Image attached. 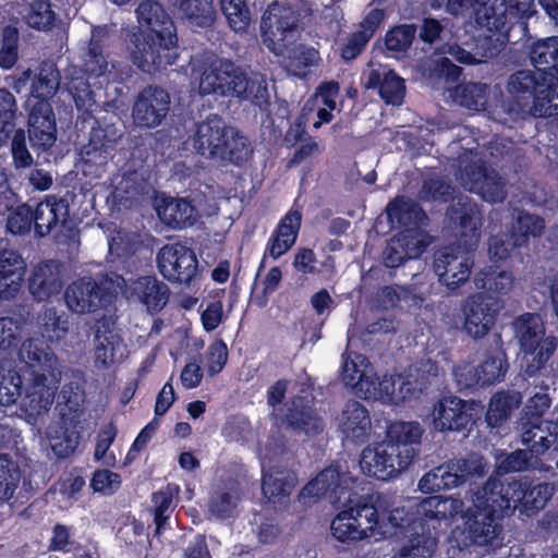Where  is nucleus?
<instances>
[{
	"instance_id": "nucleus-1",
	"label": "nucleus",
	"mask_w": 558,
	"mask_h": 558,
	"mask_svg": "<svg viewBox=\"0 0 558 558\" xmlns=\"http://www.w3.org/2000/svg\"><path fill=\"white\" fill-rule=\"evenodd\" d=\"M329 495L333 504L342 509L331 521L332 536L341 543H351L368 537L377 526V509L366 498L342 485V474L338 466L320 471L299 493L300 501Z\"/></svg>"
},
{
	"instance_id": "nucleus-2",
	"label": "nucleus",
	"mask_w": 558,
	"mask_h": 558,
	"mask_svg": "<svg viewBox=\"0 0 558 558\" xmlns=\"http://www.w3.org/2000/svg\"><path fill=\"white\" fill-rule=\"evenodd\" d=\"M447 216L458 230V239L456 244L436 252L434 271L440 283L454 291L471 276L474 253L481 240L483 214L476 202L461 195L449 206Z\"/></svg>"
},
{
	"instance_id": "nucleus-3",
	"label": "nucleus",
	"mask_w": 558,
	"mask_h": 558,
	"mask_svg": "<svg viewBox=\"0 0 558 558\" xmlns=\"http://www.w3.org/2000/svg\"><path fill=\"white\" fill-rule=\"evenodd\" d=\"M501 492V480L490 476L473 494L472 506L462 515L463 525L452 531L459 549L498 545L502 521L509 515V504L502 499Z\"/></svg>"
},
{
	"instance_id": "nucleus-4",
	"label": "nucleus",
	"mask_w": 558,
	"mask_h": 558,
	"mask_svg": "<svg viewBox=\"0 0 558 558\" xmlns=\"http://www.w3.org/2000/svg\"><path fill=\"white\" fill-rule=\"evenodd\" d=\"M423 433L418 422L390 423L383 441L362 450L360 457L362 472L378 481L395 478L417 457Z\"/></svg>"
},
{
	"instance_id": "nucleus-5",
	"label": "nucleus",
	"mask_w": 558,
	"mask_h": 558,
	"mask_svg": "<svg viewBox=\"0 0 558 558\" xmlns=\"http://www.w3.org/2000/svg\"><path fill=\"white\" fill-rule=\"evenodd\" d=\"M534 13V0H484L475 12L476 24L485 29L477 44L482 57H497L509 43L510 31L517 25L525 29Z\"/></svg>"
},
{
	"instance_id": "nucleus-6",
	"label": "nucleus",
	"mask_w": 558,
	"mask_h": 558,
	"mask_svg": "<svg viewBox=\"0 0 558 558\" xmlns=\"http://www.w3.org/2000/svg\"><path fill=\"white\" fill-rule=\"evenodd\" d=\"M193 72L198 74L197 88L201 95L236 97L240 99L260 98L265 90L264 81L248 76L231 61L205 54L193 63Z\"/></svg>"
},
{
	"instance_id": "nucleus-7",
	"label": "nucleus",
	"mask_w": 558,
	"mask_h": 558,
	"mask_svg": "<svg viewBox=\"0 0 558 558\" xmlns=\"http://www.w3.org/2000/svg\"><path fill=\"white\" fill-rule=\"evenodd\" d=\"M191 142L199 155L222 163L242 165L253 151L248 138L218 116L198 123Z\"/></svg>"
},
{
	"instance_id": "nucleus-8",
	"label": "nucleus",
	"mask_w": 558,
	"mask_h": 558,
	"mask_svg": "<svg viewBox=\"0 0 558 558\" xmlns=\"http://www.w3.org/2000/svg\"><path fill=\"white\" fill-rule=\"evenodd\" d=\"M506 90L514 105L513 110L529 112L535 117L550 114V107L558 100L556 83L530 70H519L512 73L506 85Z\"/></svg>"
},
{
	"instance_id": "nucleus-9",
	"label": "nucleus",
	"mask_w": 558,
	"mask_h": 558,
	"mask_svg": "<svg viewBox=\"0 0 558 558\" xmlns=\"http://www.w3.org/2000/svg\"><path fill=\"white\" fill-rule=\"evenodd\" d=\"M515 329L522 352L521 368L526 377H534L545 369L557 349L558 340L553 335H546L537 314L521 315Z\"/></svg>"
},
{
	"instance_id": "nucleus-10",
	"label": "nucleus",
	"mask_w": 558,
	"mask_h": 558,
	"mask_svg": "<svg viewBox=\"0 0 558 558\" xmlns=\"http://www.w3.org/2000/svg\"><path fill=\"white\" fill-rule=\"evenodd\" d=\"M126 280L117 274L106 275L99 281L82 278L68 286L64 300L75 314L95 313L110 302L111 296L125 292Z\"/></svg>"
},
{
	"instance_id": "nucleus-11",
	"label": "nucleus",
	"mask_w": 558,
	"mask_h": 558,
	"mask_svg": "<svg viewBox=\"0 0 558 558\" xmlns=\"http://www.w3.org/2000/svg\"><path fill=\"white\" fill-rule=\"evenodd\" d=\"M486 464L482 458H454L432 469L418 481V488L424 494H434L459 487L486 474Z\"/></svg>"
},
{
	"instance_id": "nucleus-12",
	"label": "nucleus",
	"mask_w": 558,
	"mask_h": 558,
	"mask_svg": "<svg viewBox=\"0 0 558 558\" xmlns=\"http://www.w3.org/2000/svg\"><path fill=\"white\" fill-rule=\"evenodd\" d=\"M502 482V499L509 504V515L521 507L527 514L543 509L553 496L554 487L530 476L511 477Z\"/></svg>"
},
{
	"instance_id": "nucleus-13",
	"label": "nucleus",
	"mask_w": 558,
	"mask_h": 558,
	"mask_svg": "<svg viewBox=\"0 0 558 558\" xmlns=\"http://www.w3.org/2000/svg\"><path fill=\"white\" fill-rule=\"evenodd\" d=\"M481 410L482 407L474 400L442 397L434 405V427L441 433L470 430L480 418Z\"/></svg>"
},
{
	"instance_id": "nucleus-14",
	"label": "nucleus",
	"mask_w": 558,
	"mask_h": 558,
	"mask_svg": "<svg viewBox=\"0 0 558 558\" xmlns=\"http://www.w3.org/2000/svg\"><path fill=\"white\" fill-rule=\"evenodd\" d=\"M499 299L484 292H476L466 298L462 304L463 330L474 340L486 337L496 324Z\"/></svg>"
},
{
	"instance_id": "nucleus-15",
	"label": "nucleus",
	"mask_w": 558,
	"mask_h": 558,
	"mask_svg": "<svg viewBox=\"0 0 558 558\" xmlns=\"http://www.w3.org/2000/svg\"><path fill=\"white\" fill-rule=\"evenodd\" d=\"M313 388L302 384L299 393L287 404L284 421L288 426L308 436L318 435L324 430L325 424L314 407Z\"/></svg>"
},
{
	"instance_id": "nucleus-16",
	"label": "nucleus",
	"mask_w": 558,
	"mask_h": 558,
	"mask_svg": "<svg viewBox=\"0 0 558 558\" xmlns=\"http://www.w3.org/2000/svg\"><path fill=\"white\" fill-rule=\"evenodd\" d=\"M463 185L483 201L497 204L507 197V184L502 177L484 163L472 162L465 166Z\"/></svg>"
},
{
	"instance_id": "nucleus-17",
	"label": "nucleus",
	"mask_w": 558,
	"mask_h": 558,
	"mask_svg": "<svg viewBox=\"0 0 558 558\" xmlns=\"http://www.w3.org/2000/svg\"><path fill=\"white\" fill-rule=\"evenodd\" d=\"M60 379L61 375L53 377L50 374L31 372L25 383L22 410L33 418L46 413L53 403Z\"/></svg>"
},
{
	"instance_id": "nucleus-18",
	"label": "nucleus",
	"mask_w": 558,
	"mask_h": 558,
	"mask_svg": "<svg viewBox=\"0 0 558 558\" xmlns=\"http://www.w3.org/2000/svg\"><path fill=\"white\" fill-rule=\"evenodd\" d=\"M157 260L160 272L173 282L187 283L197 271L195 253L180 243L163 246L158 253Z\"/></svg>"
},
{
	"instance_id": "nucleus-19",
	"label": "nucleus",
	"mask_w": 558,
	"mask_h": 558,
	"mask_svg": "<svg viewBox=\"0 0 558 558\" xmlns=\"http://www.w3.org/2000/svg\"><path fill=\"white\" fill-rule=\"evenodd\" d=\"M170 95L167 90L155 87H145L136 97L132 118L141 128H156L162 123L170 110Z\"/></svg>"
},
{
	"instance_id": "nucleus-20",
	"label": "nucleus",
	"mask_w": 558,
	"mask_h": 558,
	"mask_svg": "<svg viewBox=\"0 0 558 558\" xmlns=\"http://www.w3.org/2000/svg\"><path fill=\"white\" fill-rule=\"evenodd\" d=\"M28 292L37 302H46L58 295L64 284L63 266L54 259L35 264L27 279Z\"/></svg>"
},
{
	"instance_id": "nucleus-21",
	"label": "nucleus",
	"mask_w": 558,
	"mask_h": 558,
	"mask_svg": "<svg viewBox=\"0 0 558 558\" xmlns=\"http://www.w3.org/2000/svg\"><path fill=\"white\" fill-rule=\"evenodd\" d=\"M56 119L52 107L45 99L31 104L28 136L33 146L47 149L56 142Z\"/></svg>"
},
{
	"instance_id": "nucleus-22",
	"label": "nucleus",
	"mask_w": 558,
	"mask_h": 558,
	"mask_svg": "<svg viewBox=\"0 0 558 558\" xmlns=\"http://www.w3.org/2000/svg\"><path fill=\"white\" fill-rule=\"evenodd\" d=\"M173 45L153 35L137 36L131 50L132 62L143 72L153 73L163 63H171L168 50Z\"/></svg>"
},
{
	"instance_id": "nucleus-23",
	"label": "nucleus",
	"mask_w": 558,
	"mask_h": 558,
	"mask_svg": "<svg viewBox=\"0 0 558 558\" xmlns=\"http://www.w3.org/2000/svg\"><path fill=\"white\" fill-rule=\"evenodd\" d=\"M315 20L312 3L306 0L281 2V43L296 41Z\"/></svg>"
},
{
	"instance_id": "nucleus-24",
	"label": "nucleus",
	"mask_w": 558,
	"mask_h": 558,
	"mask_svg": "<svg viewBox=\"0 0 558 558\" xmlns=\"http://www.w3.org/2000/svg\"><path fill=\"white\" fill-rule=\"evenodd\" d=\"M19 359L32 371L39 374L61 375V365L58 355L45 345V340L32 337L24 340L19 350Z\"/></svg>"
},
{
	"instance_id": "nucleus-25",
	"label": "nucleus",
	"mask_w": 558,
	"mask_h": 558,
	"mask_svg": "<svg viewBox=\"0 0 558 558\" xmlns=\"http://www.w3.org/2000/svg\"><path fill=\"white\" fill-rule=\"evenodd\" d=\"M339 429L343 439L354 445H363L368 441L372 423L367 409L356 400H349L342 410Z\"/></svg>"
},
{
	"instance_id": "nucleus-26",
	"label": "nucleus",
	"mask_w": 558,
	"mask_h": 558,
	"mask_svg": "<svg viewBox=\"0 0 558 558\" xmlns=\"http://www.w3.org/2000/svg\"><path fill=\"white\" fill-rule=\"evenodd\" d=\"M386 215L391 226H397L399 232H409L418 238V229L427 218L422 206L405 196H397L386 207Z\"/></svg>"
},
{
	"instance_id": "nucleus-27",
	"label": "nucleus",
	"mask_w": 558,
	"mask_h": 558,
	"mask_svg": "<svg viewBox=\"0 0 558 558\" xmlns=\"http://www.w3.org/2000/svg\"><path fill=\"white\" fill-rule=\"evenodd\" d=\"M409 525L410 532L403 535L407 542L393 558H432L437 546V533L432 531L424 519Z\"/></svg>"
},
{
	"instance_id": "nucleus-28",
	"label": "nucleus",
	"mask_w": 558,
	"mask_h": 558,
	"mask_svg": "<svg viewBox=\"0 0 558 558\" xmlns=\"http://www.w3.org/2000/svg\"><path fill=\"white\" fill-rule=\"evenodd\" d=\"M551 399L546 393H535L524 407L518 423L522 444L534 442L539 434H544V414L550 408Z\"/></svg>"
},
{
	"instance_id": "nucleus-29",
	"label": "nucleus",
	"mask_w": 558,
	"mask_h": 558,
	"mask_svg": "<svg viewBox=\"0 0 558 558\" xmlns=\"http://www.w3.org/2000/svg\"><path fill=\"white\" fill-rule=\"evenodd\" d=\"M26 262L14 250L0 251V299L10 300L21 290Z\"/></svg>"
},
{
	"instance_id": "nucleus-30",
	"label": "nucleus",
	"mask_w": 558,
	"mask_h": 558,
	"mask_svg": "<svg viewBox=\"0 0 558 558\" xmlns=\"http://www.w3.org/2000/svg\"><path fill=\"white\" fill-rule=\"evenodd\" d=\"M281 57L283 58L281 68L288 74L300 78H305L311 73V69L320 61L317 49L304 44H295L291 39L289 43H281Z\"/></svg>"
},
{
	"instance_id": "nucleus-31",
	"label": "nucleus",
	"mask_w": 558,
	"mask_h": 558,
	"mask_svg": "<svg viewBox=\"0 0 558 558\" xmlns=\"http://www.w3.org/2000/svg\"><path fill=\"white\" fill-rule=\"evenodd\" d=\"M425 246L415 234L398 232L388 240L383 252V263L387 268L396 269L407 260L420 257Z\"/></svg>"
},
{
	"instance_id": "nucleus-32",
	"label": "nucleus",
	"mask_w": 558,
	"mask_h": 558,
	"mask_svg": "<svg viewBox=\"0 0 558 558\" xmlns=\"http://www.w3.org/2000/svg\"><path fill=\"white\" fill-rule=\"evenodd\" d=\"M365 87L376 89L387 104L399 106L405 96V82L393 70L386 68L372 69L367 73Z\"/></svg>"
},
{
	"instance_id": "nucleus-33",
	"label": "nucleus",
	"mask_w": 558,
	"mask_h": 558,
	"mask_svg": "<svg viewBox=\"0 0 558 558\" xmlns=\"http://www.w3.org/2000/svg\"><path fill=\"white\" fill-rule=\"evenodd\" d=\"M461 506L462 502L458 499L433 495L417 504L416 514L436 533L440 522L453 519L461 511Z\"/></svg>"
},
{
	"instance_id": "nucleus-34",
	"label": "nucleus",
	"mask_w": 558,
	"mask_h": 558,
	"mask_svg": "<svg viewBox=\"0 0 558 558\" xmlns=\"http://www.w3.org/2000/svg\"><path fill=\"white\" fill-rule=\"evenodd\" d=\"M529 56L537 72L558 87V36L533 43Z\"/></svg>"
},
{
	"instance_id": "nucleus-35",
	"label": "nucleus",
	"mask_w": 558,
	"mask_h": 558,
	"mask_svg": "<svg viewBox=\"0 0 558 558\" xmlns=\"http://www.w3.org/2000/svg\"><path fill=\"white\" fill-rule=\"evenodd\" d=\"M136 14L138 23L151 31L150 35L168 39V44H175L173 23L158 2H142L136 9Z\"/></svg>"
},
{
	"instance_id": "nucleus-36",
	"label": "nucleus",
	"mask_w": 558,
	"mask_h": 558,
	"mask_svg": "<svg viewBox=\"0 0 558 558\" xmlns=\"http://www.w3.org/2000/svg\"><path fill=\"white\" fill-rule=\"evenodd\" d=\"M69 216V206L63 199L47 197L40 202L33 211L35 232L45 236L56 228L62 226Z\"/></svg>"
},
{
	"instance_id": "nucleus-37",
	"label": "nucleus",
	"mask_w": 558,
	"mask_h": 558,
	"mask_svg": "<svg viewBox=\"0 0 558 558\" xmlns=\"http://www.w3.org/2000/svg\"><path fill=\"white\" fill-rule=\"evenodd\" d=\"M168 288L155 277L144 276L134 280L130 288L125 286L128 298H134L146 305L149 311H158L167 303Z\"/></svg>"
},
{
	"instance_id": "nucleus-38",
	"label": "nucleus",
	"mask_w": 558,
	"mask_h": 558,
	"mask_svg": "<svg viewBox=\"0 0 558 558\" xmlns=\"http://www.w3.org/2000/svg\"><path fill=\"white\" fill-rule=\"evenodd\" d=\"M365 497L369 498V501L377 509L376 529H381L389 524L393 529L392 533L395 535L403 536L404 533L410 532L409 524L418 520V514L414 517L407 512L404 508H395L390 510L385 497L379 493L366 494Z\"/></svg>"
},
{
	"instance_id": "nucleus-39",
	"label": "nucleus",
	"mask_w": 558,
	"mask_h": 558,
	"mask_svg": "<svg viewBox=\"0 0 558 558\" xmlns=\"http://www.w3.org/2000/svg\"><path fill=\"white\" fill-rule=\"evenodd\" d=\"M156 210L160 220L172 228H185L196 221V210L184 198L162 197L157 201Z\"/></svg>"
},
{
	"instance_id": "nucleus-40",
	"label": "nucleus",
	"mask_w": 558,
	"mask_h": 558,
	"mask_svg": "<svg viewBox=\"0 0 558 558\" xmlns=\"http://www.w3.org/2000/svg\"><path fill=\"white\" fill-rule=\"evenodd\" d=\"M126 356V345L122 338L109 330H98L95 338V363L100 368L120 363Z\"/></svg>"
},
{
	"instance_id": "nucleus-41",
	"label": "nucleus",
	"mask_w": 558,
	"mask_h": 558,
	"mask_svg": "<svg viewBox=\"0 0 558 558\" xmlns=\"http://www.w3.org/2000/svg\"><path fill=\"white\" fill-rule=\"evenodd\" d=\"M341 380L344 386L350 387L353 392L365 399L372 398L377 392L378 378L366 374L361 369L356 361L350 356L344 359L341 366Z\"/></svg>"
},
{
	"instance_id": "nucleus-42",
	"label": "nucleus",
	"mask_w": 558,
	"mask_h": 558,
	"mask_svg": "<svg viewBox=\"0 0 558 558\" xmlns=\"http://www.w3.org/2000/svg\"><path fill=\"white\" fill-rule=\"evenodd\" d=\"M522 402V396L517 391L500 390L495 392L489 400L485 421L492 428L500 427L506 423L513 410L518 409Z\"/></svg>"
},
{
	"instance_id": "nucleus-43",
	"label": "nucleus",
	"mask_w": 558,
	"mask_h": 558,
	"mask_svg": "<svg viewBox=\"0 0 558 558\" xmlns=\"http://www.w3.org/2000/svg\"><path fill=\"white\" fill-rule=\"evenodd\" d=\"M38 324L40 338L48 343L58 344L69 333H74L71 329L69 316L59 313L54 307H46L38 316Z\"/></svg>"
},
{
	"instance_id": "nucleus-44",
	"label": "nucleus",
	"mask_w": 558,
	"mask_h": 558,
	"mask_svg": "<svg viewBox=\"0 0 558 558\" xmlns=\"http://www.w3.org/2000/svg\"><path fill=\"white\" fill-rule=\"evenodd\" d=\"M477 366L482 388L502 381L509 369L507 354L501 348L487 351L485 359Z\"/></svg>"
},
{
	"instance_id": "nucleus-45",
	"label": "nucleus",
	"mask_w": 558,
	"mask_h": 558,
	"mask_svg": "<svg viewBox=\"0 0 558 558\" xmlns=\"http://www.w3.org/2000/svg\"><path fill=\"white\" fill-rule=\"evenodd\" d=\"M178 14L192 26L209 27L216 17L214 0H179Z\"/></svg>"
},
{
	"instance_id": "nucleus-46",
	"label": "nucleus",
	"mask_w": 558,
	"mask_h": 558,
	"mask_svg": "<svg viewBox=\"0 0 558 558\" xmlns=\"http://www.w3.org/2000/svg\"><path fill=\"white\" fill-rule=\"evenodd\" d=\"M545 229V220L526 210H519L511 225L510 233L521 247H526L531 239L541 236Z\"/></svg>"
},
{
	"instance_id": "nucleus-47",
	"label": "nucleus",
	"mask_w": 558,
	"mask_h": 558,
	"mask_svg": "<svg viewBox=\"0 0 558 558\" xmlns=\"http://www.w3.org/2000/svg\"><path fill=\"white\" fill-rule=\"evenodd\" d=\"M60 85V74L53 63H43L32 84L33 99L31 104L39 99L48 101Z\"/></svg>"
},
{
	"instance_id": "nucleus-48",
	"label": "nucleus",
	"mask_w": 558,
	"mask_h": 558,
	"mask_svg": "<svg viewBox=\"0 0 558 558\" xmlns=\"http://www.w3.org/2000/svg\"><path fill=\"white\" fill-rule=\"evenodd\" d=\"M416 32L415 24H399L390 27L384 38L386 50L390 56L407 52L413 44Z\"/></svg>"
},
{
	"instance_id": "nucleus-49",
	"label": "nucleus",
	"mask_w": 558,
	"mask_h": 558,
	"mask_svg": "<svg viewBox=\"0 0 558 558\" xmlns=\"http://www.w3.org/2000/svg\"><path fill=\"white\" fill-rule=\"evenodd\" d=\"M488 86L484 83L469 82L454 89V97L462 107L480 111L485 109L488 99Z\"/></svg>"
},
{
	"instance_id": "nucleus-50",
	"label": "nucleus",
	"mask_w": 558,
	"mask_h": 558,
	"mask_svg": "<svg viewBox=\"0 0 558 558\" xmlns=\"http://www.w3.org/2000/svg\"><path fill=\"white\" fill-rule=\"evenodd\" d=\"M476 284L487 294L505 295L512 289L513 277L509 271L489 268L480 272Z\"/></svg>"
},
{
	"instance_id": "nucleus-51",
	"label": "nucleus",
	"mask_w": 558,
	"mask_h": 558,
	"mask_svg": "<svg viewBox=\"0 0 558 558\" xmlns=\"http://www.w3.org/2000/svg\"><path fill=\"white\" fill-rule=\"evenodd\" d=\"M239 498L236 484L230 483L213 494L209 500V510L218 518L229 517L232 514Z\"/></svg>"
},
{
	"instance_id": "nucleus-52",
	"label": "nucleus",
	"mask_w": 558,
	"mask_h": 558,
	"mask_svg": "<svg viewBox=\"0 0 558 558\" xmlns=\"http://www.w3.org/2000/svg\"><path fill=\"white\" fill-rule=\"evenodd\" d=\"M21 481V471L7 454L0 453V502L13 497Z\"/></svg>"
},
{
	"instance_id": "nucleus-53",
	"label": "nucleus",
	"mask_w": 558,
	"mask_h": 558,
	"mask_svg": "<svg viewBox=\"0 0 558 558\" xmlns=\"http://www.w3.org/2000/svg\"><path fill=\"white\" fill-rule=\"evenodd\" d=\"M279 31V5L276 1L270 3L263 13L260 21V37L263 44L278 56L277 33Z\"/></svg>"
},
{
	"instance_id": "nucleus-54",
	"label": "nucleus",
	"mask_w": 558,
	"mask_h": 558,
	"mask_svg": "<svg viewBox=\"0 0 558 558\" xmlns=\"http://www.w3.org/2000/svg\"><path fill=\"white\" fill-rule=\"evenodd\" d=\"M527 449H517L509 453L500 463L499 469L505 473L521 472L533 468L539 456L533 450V442L524 444Z\"/></svg>"
},
{
	"instance_id": "nucleus-55",
	"label": "nucleus",
	"mask_w": 558,
	"mask_h": 558,
	"mask_svg": "<svg viewBox=\"0 0 558 558\" xmlns=\"http://www.w3.org/2000/svg\"><path fill=\"white\" fill-rule=\"evenodd\" d=\"M220 4L229 26L234 32H245L251 22V13L245 0H220Z\"/></svg>"
},
{
	"instance_id": "nucleus-56",
	"label": "nucleus",
	"mask_w": 558,
	"mask_h": 558,
	"mask_svg": "<svg viewBox=\"0 0 558 558\" xmlns=\"http://www.w3.org/2000/svg\"><path fill=\"white\" fill-rule=\"evenodd\" d=\"M82 61L84 72L90 76H102L110 72V66H113L108 62L104 47H97L94 44H88Z\"/></svg>"
},
{
	"instance_id": "nucleus-57",
	"label": "nucleus",
	"mask_w": 558,
	"mask_h": 558,
	"mask_svg": "<svg viewBox=\"0 0 558 558\" xmlns=\"http://www.w3.org/2000/svg\"><path fill=\"white\" fill-rule=\"evenodd\" d=\"M25 19L31 27L38 31H48L54 23L56 14L50 2L38 0L31 4Z\"/></svg>"
},
{
	"instance_id": "nucleus-58",
	"label": "nucleus",
	"mask_w": 558,
	"mask_h": 558,
	"mask_svg": "<svg viewBox=\"0 0 558 558\" xmlns=\"http://www.w3.org/2000/svg\"><path fill=\"white\" fill-rule=\"evenodd\" d=\"M47 439L49 446L59 458H65L75 449V441L71 439L62 423L56 422L49 425L47 429Z\"/></svg>"
},
{
	"instance_id": "nucleus-59",
	"label": "nucleus",
	"mask_w": 558,
	"mask_h": 558,
	"mask_svg": "<svg viewBox=\"0 0 558 558\" xmlns=\"http://www.w3.org/2000/svg\"><path fill=\"white\" fill-rule=\"evenodd\" d=\"M22 385L23 380L15 371L0 372V404H13L21 397Z\"/></svg>"
},
{
	"instance_id": "nucleus-60",
	"label": "nucleus",
	"mask_w": 558,
	"mask_h": 558,
	"mask_svg": "<svg viewBox=\"0 0 558 558\" xmlns=\"http://www.w3.org/2000/svg\"><path fill=\"white\" fill-rule=\"evenodd\" d=\"M301 221L302 214L299 209H291L281 218V255L294 245L300 232Z\"/></svg>"
},
{
	"instance_id": "nucleus-61",
	"label": "nucleus",
	"mask_w": 558,
	"mask_h": 558,
	"mask_svg": "<svg viewBox=\"0 0 558 558\" xmlns=\"http://www.w3.org/2000/svg\"><path fill=\"white\" fill-rule=\"evenodd\" d=\"M19 59V33L16 28L8 26L3 29L0 48V68L9 70Z\"/></svg>"
},
{
	"instance_id": "nucleus-62",
	"label": "nucleus",
	"mask_w": 558,
	"mask_h": 558,
	"mask_svg": "<svg viewBox=\"0 0 558 558\" xmlns=\"http://www.w3.org/2000/svg\"><path fill=\"white\" fill-rule=\"evenodd\" d=\"M517 248L521 246L510 232L495 234L488 239V254L494 262L506 260Z\"/></svg>"
},
{
	"instance_id": "nucleus-63",
	"label": "nucleus",
	"mask_w": 558,
	"mask_h": 558,
	"mask_svg": "<svg viewBox=\"0 0 558 558\" xmlns=\"http://www.w3.org/2000/svg\"><path fill=\"white\" fill-rule=\"evenodd\" d=\"M313 109L311 101H306L293 124H291L281 140L283 144L287 146H294L296 143L302 142L304 136L308 135L306 132V124L308 122V116L312 113Z\"/></svg>"
},
{
	"instance_id": "nucleus-64",
	"label": "nucleus",
	"mask_w": 558,
	"mask_h": 558,
	"mask_svg": "<svg viewBox=\"0 0 558 558\" xmlns=\"http://www.w3.org/2000/svg\"><path fill=\"white\" fill-rule=\"evenodd\" d=\"M140 244L138 234L118 231L109 241V252L113 256L123 257L133 254Z\"/></svg>"
}]
</instances>
